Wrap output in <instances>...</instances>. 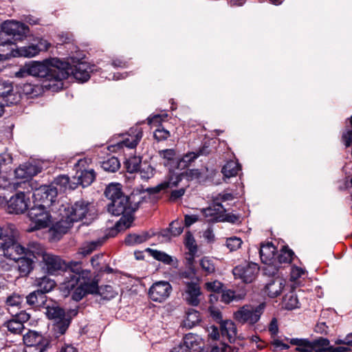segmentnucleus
I'll return each mask as SVG.
<instances>
[{"label":"nucleus","instance_id":"obj_9","mask_svg":"<svg viewBox=\"0 0 352 352\" xmlns=\"http://www.w3.org/2000/svg\"><path fill=\"white\" fill-rule=\"evenodd\" d=\"M23 340L26 346L35 347L37 352H47L52 348L51 340L35 331L28 330Z\"/></svg>","mask_w":352,"mask_h":352},{"label":"nucleus","instance_id":"obj_25","mask_svg":"<svg viewBox=\"0 0 352 352\" xmlns=\"http://www.w3.org/2000/svg\"><path fill=\"white\" fill-rule=\"evenodd\" d=\"M78 314V307H76L74 309H69L67 311L65 310V316L63 320L60 322H55L53 325V329L56 336L59 335H63L68 329L72 320L76 317Z\"/></svg>","mask_w":352,"mask_h":352},{"label":"nucleus","instance_id":"obj_18","mask_svg":"<svg viewBox=\"0 0 352 352\" xmlns=\"http://www.w3.org/2000/svg\"><path fill=\"white\" fill-rule=\"evenodd\" d=\"M50 46L47 41L40 38L37 43L19 47L16 50V56L33 57L41 51H47Z\"/></svg>","mask_w":352,"mask_h":352},{"label":"nucleus","instance_id":"obj_28","mask_svg":"<svg viewBox=\"0 0 352 352\" xmlns=\"http://www.w3.org/2000/svg\"><path fill=\"white\" fill-rule=\"evenodd\" d=\"M276 248L272 242L261 244L259 255L263 263L271 264L272 263H276Z\"/></svg>","mask_w":352,"mask_h":352},{"label":"nucleus","instance_id":"obj_36","mask_svg":"<svg viewBox=\"0 0 352 352\" xmlns=\"http://www.w3.org/2000/svg\"><path fill=\"white\" fill-rule=\"evenodd\" d=\"M145 190L142 186L141 188H137L133 190V192L128 195L129 197V204L132 206L133 214L139 208L140 205L145 201V196H142V194L144 193Z\"/></svg>","mask_w":352,"mask_h":352},{"label":"nucleus","instance_id":"obj_8","mask_svg":"<svg viewBox=\"0 0 352 352\" xmlns=\"http://www.w3.org/2000/svg\"><path fill=\"white\" fill-rule=\"evenodd\" d=\"M58 189L54 185H43L36 188L33 193L34 201L36 205L50 208L55 202Z\"/></svg>","mask_w":352,"mask_h":352},{"label":"nucleus","instance_id":"obj_37","mask_svg":"<svg viewBox=\"0 0 352 352\" xmlns=\"http://www.w3.org/2000/svg\"><path fill=\"white\" fill-rule=\"evenodd\" d=\"M285 340L289 342L290 344L296 346V351L298 352H313L314 351L311 347V341L306 338H286Z\"/></svg>","mask_w":352,"mask_h":352},{"label":"nucleus","instance_id":"obj_31","mask_svg":"<svg viewBox=\"0 0 352 352\" xmlns=\"http://www.w3.org/2000/svg\"><path fill=\"white\" fill-rule=\"evenodd\" d=\"M43 309H45V313L48 319L54 320L56 322H60L63 320L65 309L59 307L56 302L49 300Z\"/></svg>","mask_w":352,"mask_h":352},{"label":"nucleus","instance_id":"obj_63","mask_svg":"<svg viewBox=\"0 0 352 352\" xmlns=\"http://www.w3.org/2000/svg\"><path fill=\"white\" fill-rule=\"evenodd\" d=\"M155 170V168H153L151 165H146L143 168L140 167L138 171L140 172L142 179L148 180L154 176Z\"/></svg>","mask_w":352,"mask_h":352},{"label":"nucleus","instance_id":"obj_60","mask_svg":"<svg viewBox=\"0 0 352 352\" xmlns=\"http://www.w3.org/2000/svg\"><path fill=\"white\" fill-rule=\"evenodd\" d=\"M99 295L104 299L109 300L115 297L116 293L111 285H107L100 287Z\"/></svg>","mask_w":352,"mask_h":352},{"label":"nucleus","instance_id":"obj_21","mask_svg":"<svg viewBox=\"0 0 352 352\" xmlns=\"http://www.w3.org/2000/svg\"><path fill=\"white\" fill-rule=\"evenodd\" d=\"M0 98L6 103L7 106L16 104L19 101L17 93L14 92L12 82L0 78Z\"/></svg>","mask_w":352,"mask_h":352},{"label":"nucleus","instance_id":"obj_50","mask_svg":"<svg viewBox=\"0 0 352 352\" xmlns=\"http://www.w3.org/2000/svg\"><path fill=\"white\" fill-rule=\"evenodd\" d=\"M3 327H6L10 333L14 334H21L25 329L24 324H21V322L16 320L14 318L5 322Z\"/></svg>","mask_w":352,"mask_h":352},{"label":"nucleus","instance_id":"obj_33","mask_svg":"<svg viewBox=\"0 0 352 352\" xmlns=\"http://www.w3.org/2000/svg\"><path fill=\"white\" fill-rule=\"evenodd\" d=\"M155 235V233L150 234L148 231H142L140 234L129 233L126 236L124 243L127 246H134L147 241Z\"/></svg>","mask_w":352,"mask_h":352},{"label":"nucleus","instance_id":"obj_29","mask_svg":"<svg viewBox=\"0 0 352 352\" xmlns=\"http://www.w3.org/2000/svg\"><path fill=\"white\" fill-rule=\"evenodd\" d=\"M25 298L28 305L38 309H43L49 300L43 292L37 289L30 292Z\"/></svg>","mask_w":352,"mask_h":352},{"label":"nucleus","instance_id":"obj_23","mask_svg":"<svg viewBox=\"0 0 352 352\" xmlns=\"http://www.w3.org/2000/svg\"><path fill=\"white\" fill-rule=\"evenodd\" d=\"M82 263L80 261H71L67 264V268L64 270L67 273L65 280L76 278L82 280L87 276H91V272L82 269Z\"/></svg>","mask_w":352,"mask_h":352},{"label":"nucleus","instance_id":"obj_39","mask_svg":"<svg viewBox=\"0 0 352 352\" xmlns=\"http://www.w3.org/2000/svg\"><path fill=\"white\" fill-rule=\"evenodd\" d=\"M35 285L38 287L37 290L43 292L45 295L51 292L56 285V282L47 276L37 278Z\"/></svg>","mask_w":352,"mask_h":352},{"label":"nucleus","instance_id":"obj_41","mask_svg":"<svg viewBox=\"0 0 352 352\" xmlns=\"http://www.w3.org/2000/svg\"><path fill=\"white\" fill-rule=\"evenodd\" d=\"M241 170V165L236 161H228L222 167L221 173L225 178L230 179L237 175Z\"/></svg>","mask_w":352,"mask_h":352},{"label":"nucleus","instance_id":"obj_14","mask_svg":"<svg viewBox=\"0 0 352 352\" xmlns=\"http://www.w3.org/2000/svg\"><path fill=\"white\" fill-rule=\"evenodd\" d=\"M29 201L30 199H26L25 192H17L6 201L7 212L9 214H23L28 209Z\"/></svg>","mask_w":352,"mask_h":352},{"label":"nucleus","instance_id":"obj_4","mask_svg":"<svg viewBox=\"0 0 352 352\" xmlns=\"http://www.w3.org/2000/svg\"><path fill=\"white\" fill-rule=\"evenodd\" d=\"M17 230L14 225L5 227L0 226V249L3 252L5 256L12 258L13 250H23L21 245L16 241Z\"/></svg>","mask_w":352,"mask_h":352},{"label":"nucleus","instance_id":"obj_2","mask_svg":"<svg viewBox=\"0 0 352 352\" xmlns=\"http://www.w3.org/2000/svg\"><path fill=\"white\" fill-rule=\"evenodd\" d=\"M104 195L110 202L107 205V210L113 216H121L120 220L129 219L133 223L135 217L132 206L129 204V197L122 190V186L119 183H111L105 188Z\"/></svg>","mask_w":352,"mask_h":352},{"label":"nucleus","instance_id":"obj_46","mask_svg":"<svg viewBox=\"0 0 352 352\" xmlns=\"http://www.w3.org/2000/svg\"><path fill=\"white\" fill-rule=\"evenodd\" d=\"M101 168L108 173H116L120 168L119 160L116 157H111L101 162Z\"/></svg>","mask_w":352,"mask_h":352},{"label":"nucleus","instance_id":"obj_58","mask_svg":"<svg viewBox=\"0 0 352 352\" xmlns=\"http://www.w3.org/2000/svg\"><path fill=\"white\" fill-rule=\"evenodd\" d=\"M170 136V132L162 126L156 129L153 133V137L157 142L166 140Z\"/></svg>","mask_w":352,"mask_h":352},{"label":"nucleus","instance_id":"obj_11","mask_svg":"<svg viewBox=\"0 0 352 352\" xmlns=\"http://www.w3.org/2000/svg\"><path fill=\"white\" fill-rule=\"evenodd\" d=\"M173 290L171 285L165 280L154 283L148 289L149 298L157 302L165 301L170 295Z\"/></svg>","mask_w":352,"mask_h":352},{"label":"nucleus","instance_id":"obj_56","mask_svg":"<svg viewBox=\"0 0 352 352\" xmlns=\"http://www.w3.org/2000/svg\"><path fill=\"white\" fill-rule=\"evenodd\" d=\"M169 230H170V234L173 237L179 236L184 230V226L182 222L179 220H175L169 223Z\"/></svg>","mask_w":352,"mask_h":352},{"label":"nucleus","instance_id":"obj_27","mask_svg":"<svg viewBox=\"0 0 352 352\" xmlns=\"http://www.w3.org/2000/svg\"><path fill=\"white\" fill-rule=\"evenodd\" d=\"M234 196L232 193L219 194L213 200V206L204 209V214L206 217L218 214L219 212H226V209L219 201H226L232 200Z\"/></svg>","mask_w":352,"mask_h":352},{"label":"nucleus","instance_id":"obj_62","mask_svg":"<svg viewBox=\"0 0 352 352\" xmlns=\"http://www.w3.org/2000/svg\"><path fill=\"white\" fill-rule=\"evenodd\" d=\"M287 342V343L283 342V340H280L278 339H274L271 342V349L272 351H283L287 350L289 348L288 344V342L284 339Z\"/></svg>","mask_w":352,"mask_h":352},{"label":"nucleus","instance_id":"obj_1","mask_svg":"<svg viewBox=\"0 0 352 352\" xmlns=\"http://www.w3.org/2000/svg\"><path fill=\"white\" fill-rule=\"evenodd\" d=\"M30 76L43 79L41 87L53 92L63 89V80L67 79L66 71L68 64L58 58L45 59L42 62L30 61L27 63Z\"/></svg>","mask_w":352,"mask_h":352},{"label":"nucleus","instance_id":"obj_30","mask_svg":"<svg viewBox=\"0 0 352 352\" xmlns=\"http://www.w3.org/2000/svg\"><path fill=\"white\" fill-rule=\"evenodd\" d=\"M13 252L12 260H15L18 265V270L21 276H27L33 270L34 263H37L33 258L23 254L22 256L16 258Z\"/></svg>","mask_w":352,"mask_h":352},{"label":"nucleus","instance_id":"obj_48","mask_svg":"<svg viewBox=\"0 0 352 352\" xmlns=\"http://www.w3.org/2000/svg\"><path fill=\"white\" fill-rule=\"evenodd\" d=\"M187 316L185 321V326L191 329L198 324L201 322L200 313L194 309H189L186 313Z\"/></svg>","mask_w":352,"mask_h":352},{"label":"nucleus","instance_id":"obj_45","mask_svg":"<svg viewBox=\"0 0 352 352\" xmlns=\"http://www.w3.org/2000/svg\"><path fill=\"white\" fill-rule=\"evenodd\" d=\"M283 307L287 310H293L299 307V301L297 295L291 292L285 295L283 300Z\"/></svg>","mask_w":352,"mask_h":352},{"label":"nucleus","instance_id":"obj_61","mask_svg":"<svg viewBox=\"0 0 352 352\" xmlns=\"http://www.w3.org/2000/svg\"><path fill=\"white\" fill-rule=\"evenodd\" d=\"M276 263H272L271 264H265L266 266H265L263 270V273L265 275H267V276L272 277V278H276V277H275V276L278 274V272L279 270V267L276 266ZM277 278H278V277L277 276Z\"/></svg>","mask_w":352,"mask_h":352},{"label":"nucleus","instance_id":"obj_17","mask_svg":"<svg viewBox=\"0 0 352 352\" xmlns=\"http://www.w3.org/2000/svg\"><path fill=\"white\" fill-rule=\"evenodd\" d=\"M183 177V173L180 174L170 173L166 180L155 187L147 188L146 189H144V190L149 195L157 194L162 190L177 186L178 184L182 182Z\"/></svg>","mask_w":352,"mask_h":352},{"label":"nucleus","instance_id":"obj_7","mask_svg":"<svg viewBox=\"0 0 352 352\" xmlns=\"http://www.w3.org/2000/svg\"><path fill=\"white\" fill-rule=\"evenodd\" d=\"M86 161L80 160L76 164V173L73 176L74 183H72V188L76 189L78 186L82 188L90 186L96 178V173L93 168H85Z\"/></svg>","mask_w":352,"mask_h":352},{"label":"nucleus","instance_id":"obj_15","mask_svg":"<svg viewBox=\"0 0 352 352\" xmlns=\"http://www.w3.org/2000/svg\"><path fill=\"white\" fill-rule=\"evenodd\" d=\"M40 263H43L42 267L49 274H54L64 271L67 268V263L60 256L47 253Z\"/></svg>","mask_w":352,"mask_h":352},{"label":"nucleus","instance_id":"obj_12","mask_svg":"<svg viewBox=\"0 0 352 352\" xmlns=\"http://www.w3.org/2000/svg\"><path fill=\"white\" fill-rule=\"evenodd\" d=\"M69 65L66 71L67 72V78L70 74L80 82H87L90 78V74L94 71V65H90L87 62H80L76 65L72 66Z\"/></svg>","mask_w":352,"mask_h":352},{"label":"nucleus","instance_id":"obj_34","mask_svg":"<svg viewBox=\"0 0 352 352\" xmlns=\"http://www.w3.org/2000/svg\"><path fill=\"white\" fill-rule=\"evenodd\" d=\"M74 182L73 177L70 178L67 175H60L54 179L50 185L56 186L58 191L65 192L67 190H74L72 184Z\"/></svg>","mask_w":352,"mask_h":352},{"label":"nucleus","instance_id":"obj_51","mask_svg":"<svg viewBox=\"0 0 352 352\" xmlns=\"http://www.w3.org/2000/svg\"><path fill=\"white\" fill-rule=\"evenodd\" d=\"M199 265L205 275L213 274L215 272V265L213 261L208 257H204L199 261Z\"/></svg>","mask_w":352,"mask_h":352},{"label":"nucleus","instance_id":"obj_38","mask_svg":"<svg viewBox=\"0 0 352 352\" xmlns=\"http://www.w3.org/2000/svg\"><path fill=\"white\" fill-rule=\"evenodd\" d=\"M83 285L86 295L87 294H97L99 295L100 287H98V282L95 278L91 276H87L81 280Z\"/></svg>","mask_w":352,"mask_h":352},{"label":"nucleus","instance_id":"obj_20","mask_svg":"<svg viewBox=\"0 0 352 352\" xmlns=\"http://www.w3.org/2000/svg\"><path fill=\"white\" fill-rule=\"evenodd\" d=\"M21 247L23 248L22 251H15L13 250V252H15L16 255H27L29 257L33 258V260L38 263H40L42 258L47 254L43 246L37 242H30L26 248L22 245Z\"/></svg>","mask_w":352,"mask_h":352},{"label":"nucleus","instance_id":"obj_57","mask_svg":"<svg viewBox=\"0 0 352 352\" xmlns=\"http://www.w3.org/2000/svg\"><path fill=\"white\" fill-rule=\"evenodd\" d=\"M242 243L241 238L237 236H232L226 240V246L231 252L237 250Z\"/></svg>","mask_w":352,"mask_h":352},{"label":"nucleus","instance_id":"obj_32","mask_svg":"<svg viewBox=\"0 0 352 352\" xmlns=\"http://www.w3.org/2000/svg\"><path fill=\"white\" fill-rule=\"evenodd\" d=\"M284 285L283 280L280 278H271L266 283L263 292L270 298H276L280 294Z\"/></svg>","mask_w":352,"mask_h":352},{"label":"nucleus","instance_id":"obj_42","mask_svg":"<svg viewBox=\"0 0 352 352\" xmlns=\"http://www.w3.org/2000/svg\"><path fill=\"white\" fill-rule=\"evenodd\" d=\"M142 158L139 156H131L124 162V166L127 173L138 172L141 166Z\"/></svg>","mask_w":352,"mask_h":352},{"label":"nucleus","instance_id":"obj_59","mask_svg":"<svg viewBox=\"0 0 352 352\" xmlns=\"http://www.w3.org/2000/svg\"><path fill=\"white\" fill-rule=\"evenodd\" d=\"M223 283L219 280L212 282H207L205 283V289L208 292H212L217 294H220L222 292Z\"/></svg>","mask_w":352,"mask_h":352},{"label":"nucleus","instance_id":"obj_3","mask_svg":"<svg viewBox=\"0 0 352 352\" xmlns=\"http://www.w3.org/2000/svg\"><path fill=\"white\" fill-rule=\"evenodd\" d=\"M49 208L34 204L28 210V217L31 221L28 232L46 228L52 223V215Z\"/></svg>","mask_w":352,"mask_h":352},{"label":"nucleus","instance_id":"obj_35","mask_svg":"<svg viewBox=\"0 0 352 352\" xmlns=\"http://www.w3.org/2000/svg\"><path fill=\"white\" fill-rule=\"evenodd\" d=\"M131 225L132 223H130L129 219H126V221L119 219L113 227L106 230L104 238H113L116 236L119 232L131 228Z\"/></svg>","mask_w":352,"mask_h":352},{"label":"nucleus","instance_id":"obj_54","mask_svg":"<svg viewBox=\"0 0 352 352\" xmlns=\"http://www.w3.org/2000/svg\"><path fill=\"white\" fill-rule=\"evenodd\" d=\"M23 300L24 297L23 296L13 293L6 298V305L8 307H16L21 309Z\"/></svg>","mask_w":352,"mask_h":352},{"label":"nucleus","instance_id":"obj_13","mask_svg":"<svg viewBox=\"0 0 352 352\" xmlns=\"http://www.w3.org/2000/svg\"><path fill=\"white\" fill-rule=\"evenodd\" d=\"M61 289L66 296L72 294V298L76 302L87 296L81 280L76 278L65 280L61 285Z\"/></svg>","mask_w":352,"mask_h":352},{"label":"nucleus","instance_id":"obj_64","mask_svg":"<svg viewBox=\"0 0 352 352\" xmlns=\"http://www.w3.org/2000/svg\"><path fill=\"white\" fill-rule=\"evenodd\" d=\"M167 117V113L154 114L147 118V122L148 124H158V126H162V122L164 121Z\"/></svg>","mask_w":352,"mask_h":352},{"label":"nucleus","instance_id":"obj_40","mask_svg":"<svg viewBox=\"0 0 352 352\" xmlns=\"http://www.w3.org/2000/svg\"><path fill=\"white\" fill-rule=\"evenodd\" d=\"M201 341V339L197 335L190 333L185 335L182 342L189 350V352H191V351L201 349L200 346Z\"/></svg>","mask_w":352,"mask_h":352},{"label":"nucleus","instance_id":"obj_47","mask_svg":"<svg viewBox=\"0 0 352 352\" xmlns=\"http://www.w3.org/2000/svg\"><path fill=\"white\" fill-rule=\"evenodd\" d=\"M21 92L28 98H34L41 94V87L38 85L25 83L21 86Z\"/></svg>","mask_w":352,"mask_h":352},{"label":"nucleus","instance_id":"obj_43","mask_svg":"<svg viewBox=\"0 0 352 352\" xmlns=\"http://www.w3.org/2000/svg\"><path fill=\"white\" fill-rule=\"evenodd\" d=\"M222 336H227L230 342L236 336L237 330L235 324L230 320H225L221 323Z\"/></svg>","mask_w":352,"mask_h":352},{"label":"nucleus","instance_id":"obj_49","mask_svg":"<svg viewBox=\"0 0 352 352\" xmlns=\"http://www.w3.org/2000/svg\"><path fill=\"white\" fill-rule=\"evenodd\" d=\"M145 251L148 252L155 260L161 261L164 264L169 265L173 261L172 257L164 252L153 250L150 248H147Z\"/></svg>","mask_w":352,"mask_h":352},{"label":"nucleus","instance_id":"obj_53","mask_svg":"<svg viewBox=\"0 0 352 352\" xmlns=\"http://www.w3.org/2000/svg\"><path fill=\"white\" fill-rule=\"evenodd\" d=\"M98 245V243L96 241H91L87 243L79 248L77 254L81 255L82 257H85L87 255L91 254L94 250H96Z\"/></svg>","mask_w":352,"mask_h":352},{"label":"nucleus","instance_id":"obj_55","mask_svg":"<svg viewBox=\"0 0 352 352\" xmlns=\"http://www.w3.org/2000/svg\"><path fill=\"white\" fill-rule=\"evenodd\" d=\"M215 214L213 217V219L216 221H226L231 223H236L240 222V216L233 213H228L223 215Z\"/></svg>","mask_w":352,"mask_h":352},{"label":"nucleus","instance_id":"obj_52","mask_svg":"<svg viewBox=\"0 0 352 352\" xmlns=\"http://www.w3.org/2000/svg\"><path fill=\"white\" fill-rule=\"evenodd\" d=\"M184 245L191 254L194 255L197 252V246L196 241L193 234L190 231H187L185 234Z\"/></svg>","mask_w":352,"mask_h":352},{"label":"nucleus","instance_id":"obj_22","mask_svg":"<svg viewBox=\"0 0 352 352\" xmlns=\"http://www.w3.org/2000/svg\"><path fill=\"white\" fill-rule=\"evenodd\" d=\"M73 223L70 219L61 216L60 219L53 224L49 230L51 239L54 241L60 240L73 226Z\"/></svg>","mask_w":352,"mask_h":352},{"label":"nucleus","instance_id":"obj_10","mask_svg":"<svg viewBox=\"0 0 352 352\" xmlns=\"http://www.w3.org/2000/svg\"><path fill=\"white\" fill-rule=\"evenodd\" d=\"M258 272L259 266L253 262L239 265L232 270L234 278L241 279L245 283L253 282L256 279Z\"/></svg>","mask_w":352,"mask_h":352},{"label":"nucleus","instance_id":"obj_16","mask_svg":"<svg viewBox=\"0 0 352 352\" xmlns=\"http://www.w3.org/2000/svg\"><path fill=\"white\" fill-rule=\"evenodd\" d=\"M199 279L196 278V281H184L186 286V301L191 306L197 307L200 303L199 296L201 295V287L199 283Z\"/></svg>","mask_w":352,"mask_h":352},{"label":"nucleus","instance_id":"obj_24","mask_svg":"<svg viewBox=\"0 0 352 352\" xmlns=\"http://www.w3.org/2000/svg\"><path fill=\"white\" fill-rule=\"evenodd\" d=\"M41 171V168L37 165L30 162H25L20 164L19 166L14 170V176L16 179L28 181Z\"/></svg>","mask_w":352,"mask_h":352},{"label":"nucleus","instance_id":"obj_26","mask_svg":"<svg viewBox=\"0 0 352 352\" xmlns=\"http://www.w3.org/2000/svg\"><path fill=\"white\" fill-rule=\"evenodd\" d=\"M142 138V132L138 131L134 135L128 134L122 140L109 146V149L111 151H116L123 147L133 148L136 147L139 142Z\"/></svg>","mask_w":352,"mask_h":352},{"label":"nucleus","instance_id":"obj_5","mask_svg":"<svg viewBox=\"0 0 352 352\" xmlns=\"http://www.w3.org/2000/svg\"><path fill=\"white\" fill-rule=\"evenodd\" d=\"M91 203L85 199H80L74 204L63 205L60 209V215L70 219L73 223L82 220L90 211Z\"/></svg>","mask_w":352,"mask_h":352},{"label":"nucleus","instance_id":"obj_19","mask_svg":"<svg viewBox=\"0 0 352 352\" xmlns=\"http://www.w3.org/2000/svg\"><path fill=\"white\" fill-rule=\"evenodd\" d=\"M311 347L316 352H350L347 346H334L331 345L329 339L319 337L311 341Z\"/></svg>","mask_w":352,"mask_h":352},{"label":"nucleus","instance_id":"obj_6","mask_svg":"<svg viewBox=\"0 0 352 352\" xmlns=\"http://www.w3.org/2000/svg\"><path fill=\"white\" fill-rule=\"evenodd\" d=\"M265 308V304L263 302L256 307L244 305L234 312V318L240 323L254 325L260 320Z\"/></svg>","mask_w":352,"mask_h":352},{"label":"nucleus","instance_id":"obj_44","mask_svg":"<svg viewBox=\"0 0 352 352\" xmlns=\"http://www.w3.org/2000/svg\"><path fill=\"white\" fill-rule=\"evenodd\" d=\"M294 256V252L292 250L289 249L287 245H284L280 253L276 256V261L279 264H289L292 263Z\"/></svg>","mask_w":352,"mask_h":352}]
</instances>
